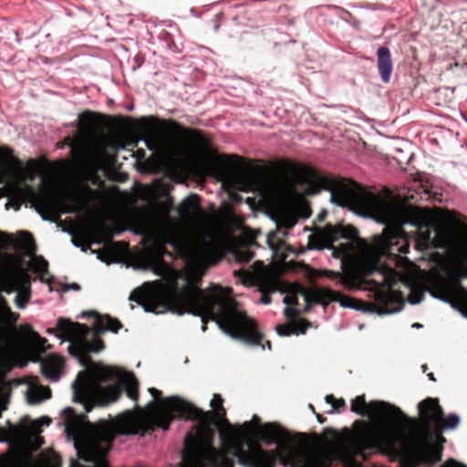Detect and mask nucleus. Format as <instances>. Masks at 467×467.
I'll return each instance as SVG.
<instances>
[{
  "instance_id": "nucleus-1",
  "label": "nucleus",
  "mask_w": 467,
  "mask_h": 467,
  "mask_svg": "<svg viewBox=\"0 0 467 467\" xmlns=\"http://www.w3.org/2000/svg\"><path fill=\"white\" fill-rule=\"evenodd\" d=\"M340 239H346L348 242L341 244L335 252L338 255L348 256L356 244L363 257V262L346 266L341 272L323 270L321 276L336 280L337 284L348 291L359 290L363 285H372L368 290L374 293L375 301L373 303L361 301L362 304H357L358 309L366 305L370 310L379 314L400 311L404 301L403 294L393 288L400 279V273L393 265L381 261L377 250L367 251L365 244L374 248V243L359 237L356 227L341 223L336 225L327 223L309 237V245L311 248L317 249L330 248Z\"/></svg>"
},
{
  "instance_id": "nucleus-2",
  "label": "nucleus",
  "mask_w": 467,
  "mask_h": 467,
  "mask_svg": "<svg viewBox=\"0 0 467 467\" xmlns=\"http://www.w3.org/2000/svg\"><path fill=\"white\" fill-rule=\"evenodd\" d=\"M361 207L370 208L369 215L385 224L381 234L374 235V248L365 244L367 251L377 250L381 261L385 258L396 267L407 268L412 263L402 255L410 251V241L403 229L404 224L416 227L415 248L429 249L435 242V229L421 210L406 208L379 195H367L360 202Z\"/></svg>"
},
{
  "instance_id": "nucleus-3",
  "label": "nucleus",
  "mask_w": 467,
  "mask_h": 467,
  "mask_svg": "<svg viewBox=\"0 0 467 467\" xmlns=\"http://www.w3.org/2000/svg\"><path fill=\"white\" fill-rule=\"evenodd\" d=\"M178 211L183 221L192 224L190 227L177 226L168 240L185 263L184 285L180 291L182 306L178 314L199 317L204 331V291L200 288L204 275V217L194 194L183 199Z\"/></svg>"
},
{
  "instance_id": "nucleus-4",
  "label": "nucleus",
  "mask_w": 467,
  "mask_h": 467,
  "mask_svg": "<svg viewBox=\"0 0 467 467\" xmlns=\"http://www.w3.org/2000/svg\"><path fill=\"white\" fill-rule=\"evenodd\" d=\"M351 411L380 421L370 425L365 420H356V431L352 436L347 430L346 441L358 454H363L368 450L395 453L410 446V431L413 420L399 407L382 400L367 403L365 395H360L352 400Z\"/></svg>"
},
{
  "instance_id": "nucleus-5",
  "label": "nucleus",
  "mask_w": 467,
  "mask_h": 467,
  "mask_svg": "<svg viewBox=\"0 0 467 467\" xmlns=\"http://www.w3.org/2000/svg\"><path fill=\"white\" fill-rule=\"evenodd\" d=\"M212 320L226 335L249 346L271 349L256 321L250 317L241 303L232 296L231 288L211 284L206 287V325Z\"/></svg>"
},
{
  "instance_id": "nucleus-6",
  "label": "nucleus",
  "mask_w": 467,
  "mask_h": 467,
  "mask_svg": "<svg viewBox=\"0 0 467 467\" xmlns=\"http://www.w3.org/2000/svg\"><path fill=\"white\" fill-rule=\"evenodd\" d=\"M79 317H95L91 329L83 324L71 322L65 318H59L56 329L59 331L57 336L62 341L69 342L68 353L78 359L79 364L88 368L91 359L89 353H98L103 349V342L98 337L106 331L117 333L122 327L121 323L109 315H100L95 310L83 311Z\"/></svg>"
},
{
  "instance_id": "nucleus-7",
  "label": "nucleus",
  "mask_w": 467,
  "mask_h": 467,
  "mask_svg": "<svg viewBox=\"0 0 467 467\" xmlns=\"http://www.w3.org/2000/svg\"><path fill=\"white\" fill-rule=\"evenodd\" d=\"M233 160L237 162L244 161L238 155L220 153L213 146L212 137L206 132V177L214 174L222 181V188L227 193L229 201L239 204L243 202V197L237 192L255 191L260 184V174L253 167L232 173L231 168L236 164Z\"/></svg>"
},
{
  "instance_id": "nucleus-8",
  "label": "nucleus",
  "mask_w": 467,
  "mask_h": 467,
  "mask_svg": "<svg viewBox=\"0 0 467 467\" xmlns=\"http://www.w3.org/2000/svg\"><path fill=\"white\" fill-rule=\"evenodd\" d=\"M306 194L315 195L323 189L328 190L331 192V201L337 205L348 208L359 214H369L370 208L361 207L360 202L363 197L375 194L363 189L357 182L350 179L337 181L323 177L313 169L306 171Z\"/></svg>"
},
{
  "instance_id": "nucleus-9",
  "label": "nucleus",
  "mask_w": 467,
  "mask_h": 467,
  "mask_svg": "<svg viewBox=\"0 0 467 467\" xmlns=\"http://www.w3.org/2000/svg\"><path fill=\"white\" fill-rule=\"evenodd\" d=\"M298 296H302L306 303L303 309L304 313L308 312L314 304H319L326 307L331 302H337L341 306L350 308H358L357 304H362L361 300L345 296L343 293L329 287L321 286L307 289L298 284L291 285L283 301L287 306H296L298 305Z\"/></svg>"
},
{
  "instance_id": "nucleus-10",
  "label": "nucleus",
  "mask_w": 467,
  "mask_h": 467,
  "mask_svg": "<svg viewBox=\"0 0 467 467\" xmlns=\"http://www.w3.org/2000/svg\"><path fill=\"white\" fill-rule=\"evenodd\" d=\"M210 407L211 410H206V467L212 462L211 450L216 433L219 434L223 444L232 441L235 436L234 428L226 417L223 399L220 394H213Z\"/></svg>"
},
{
  "instance_id": "nucleus-11",
  "label": "nucleus",
  "mask_w": 467,
  "mask_h": 467,
  "mask_svg": "<svg viewBox=\"0 0 467 467\" xmlns=\"http://www.w3.org/2000/svg\"><path fill=\"white\" fill-rule=\"evenodd\" d=\"M420 426L422 430L431 431V427L438 428V433L456 429L460 424V417L451 413L444 416L442 408L437 398H426L418 405Z\"/></svg>"
},
{
  "instance_id": "nucleus-12",
  "label": "nucleus",
  "mask_w": 467,
  "mask_h": 467,
  "mask_svg": "<svg viewBox=\"0 0 467 467\" xmlns=\"http://www.w3.org/2000/svg\"><path fill=\"white\" fill-rule=\"evenodd\" d=\"M66 199L72 202V204H66L52 194H45L39 197L36 210L44 221L56 222L53 213L61 210L62 213H75L82 202V198L78 192H69L67 194Z\"/></svg>"
},
{
  "instance_id": "nucleus-13",
  "label": "nucleus",
  "mask_w": 467,
  "mask_h": 467,
  "mask_svg": "<svg viewBox=\"0 0 467 467\" xmlns=\"http://www.w3.org/2000/svg\"><path fill=\"white\" fill-rule=\"evenodd\" d=\"M433 295L449 303L451 307L467 317V293L458 280L453 282L439 281L435 285Z\"/></svg>"
},
{
  "instance_id": "nucleus-14",
  "label": "nucleus",
  "mask_w": 467,
  "mask_h": 467,
  "mask_svg": "<svg viewBox=\"0 0 467 467\" xmlns=\"http://www.w3.org/2000/svg\"><path fill=\"white\" fill-rule=\"evenodd\" d=\"M422 431L426 434L427 441L417 446L416 453L422 463L431 466L441 461L442 444L446 439L442 433L438 434L437 427H431V431Z\"/></svg>"
},
{
  "instance_id": "nucleus-15",
  "label": "nucleus",
  "mask_w": 467,
  "mask_h": 467,
  "mask_svg": "<svg viewBox=\"0 0 467 467\" xmlns=\"http://www.w3.org/2000/svg\"><path fill=\"white\" fill-rule=\"evenodd\" d=\"M129 300L136 302L145 312L161 314L167 311L168 305L163 302L159 293L152 287L149 282L143 284L141 287L134 289Z\"/></svg>"
},
{
  "instance_id": "nucleus-16",
  "label": "nucleus",
  "mask_w": 467,
  "mask_h": 467,
  "mask_svg": "<svg viewBox=\"0 0 467 467\" xmlns=\"http://www.w3.org/2000/svg\"><path fill=\"white\" fill-rule=\"evenodd\" d=\"M7 293L16 291V296L15 304L17 308L24 309L26 307L31 299V277L24 272L19 271L11 275L8 282Z\"/></svg>"
},
{
  "instance_id": "nucleus-17",
  "label": "nucleus",
  "mask_w": 467,
  "mask_h": 467,
  "mask_svg": "<svg viewBox=\"0 0 467 467\" xmlns=\"http://www.w3.org/2000/svg\"><path fill=\"white\" fill-rule=\"evenodd\" d=\"M228 245L224 240H213L211 217L206 209V271L218 264L225 255Z\"/></svg>"
},
{
  "instance_id": "nucleus-18",
  "label": "nucleus",
  "mask_w": 467,
  "mask_h": 467,
  "mask_svg": "<svg viewBox=\"0 0 467 467\" xmlns=\"http://www.w3.org/2000/svg\"><path fill=\"white\" fill-rule=\"evenodd\" d=\"M21 238L18 240V247L24 250L25 254L31 257L29 261V268L41 276L47 273V262L41 256L35 255L36 244L33 236L27 232H21Z\"/></svg>"
},
{
  "instance_id": "nucleus-19",
  "label": "nucleus",
  "mask_w": 467,
  "mask_h": 467,
  "mask_svg": "<svg viewBox=\"0 0 467 467\" xmlns=\"http://www.w3.org/2000/svg\"><path fill=\"white\" fill-rule=\"evenodd\" d=\"M64 359L57 355H50L40 360L42 375L52 382L60 379Z\"/></svg>"
},
{
  "instance_id": "nucleus-20",
  "label": "nucleus",
  "mask_w": 467,
  "mask_h": 467,
  "mask_svg": "<svg viewBox=\"0 0 467 467\" xmlns=\"http://www.w3.org/2000/svg\"><path fill=\"white\" fill-rule=\"evenodd\" d=\"M377 67L381 80L389 83L393 70V62L389 47L381 46L377 50Z\"/></svg>"
},
{
  "instance_id": "nucleus-21",
  "label": "nucleus",
  "mask_w": 467,
  "mask_h": 467,
  "mask_svg": "<svg viewBox=\"0 0 467 467\" xmlns=\"http://www.w3.org/2000/svg\"><path fill=\"white\" fill-rule=\"evenodd\" d=\"M261 439L266 444L278 443L289 438V433L278 423L269 422L261 427Z\"/></svg>"
},
{
  "instance_id": "nucleus-22",
  "label": "nucleus",
  "mask_w": 467,
  "mask_h": 467,
  "mask_svg": "<svg viewBox=\"0 0 467 467\" xmlns=\"http://www.w3.org/2000/svg\"><path fill=\"white\" fill-rule=\"evenodd\" d=\"M264 451L261 448L256 451H246L242 447H235L232 451V456L236 458L239 463L248 467H257L261 461Z\"/></svg>"
},
{
  "instance_id": "nucleus-23",
  "label": "nucleus",
  "mask_w": 467,
  "mask_h": 467,
  "mask_svg": "<svg viewBox=\"0 0 467 467\" xmlns=\"http://www.w3.org/2000/svg\"><path fill=\"white\" fill-rule=\"evenodd\" d=\"M8 176L13 177L18 183H22L26 179V173L16 159L0 160V179Z\"/></svg>"
},
{
  "instance_id": "nucleus-24",
  "label": "nucleus",
  "mask_w": 467,
  "mask_h": 467,
  "mask_svg": "<svg viewBox=\"0 0 467 467\" xmlns=\"http://www.w3.org/2000/svg\"><path fill=\"white\" fill-rule=\"evenodd\" d=\"M310 324L306 319L300 318L292 324H280L275 327L276 333L281 337H289L294 333L305 334Z\"/></svg>"
},
{
  "instance_id": "nucleus-25",
  "label": "nucleus",
  "mask_w": 467,
  "mask_h": 467,
  "mask_svg": "<svg viewBox=\"0 0 467 467\" xmlns=\"http://www.w3.org/2000/svg\"><path fill=\"white\" fill-rule=\"evenodd\" d=\"M226 206L228 211L224 214L219 215L221 224L227 231H233L234 228H240L243 221L233 213L230 205L227 204Z\"/></svg>"
},
{
  "instance_id": "nucleus-26",
  "label": "nucleus",
  "mask_w": 467,
  "mask_h": 467,
  "mask_svg": "<svg viewBox=\"0 0 467 467\" xmlns=\"http://www.w3.org/2000/svg\"><path fill=\"white\" fill-rule=\"evenodd\" d=\"M232 254L234 260L239 264L248 263L254 257V252L246 244L233 248Z\"/></svg>"
},
{
  "instance_id": "nucleus-27",
  "label": "nucleus",
  "mask_w": 467,
  "mask_h": 467,
  "mask_svg": "<svg viewBox=\"0 0 467 467\" xmlns=\"http://www.w3.org/2000/svg\"><path fill=\"white\" fill-rule=\"evenodd\" d=\"M167 27V29H161L158 33L157 37L160 40L164 41L168 47H171L175 44V38L180 35V33L177 26L172 24H169Z\"/></svg>"
},
{
  "instance_id": "nucleus-28",
  "label": "nucleus",
  "mask_w": 467,
  "mask_h": 467,
  "mask_svg": "<svg viewBox=\"0 0 467 467\" xmlns=\"http://www.w3.org/2000/svg\"><path fill=\"white\" fill-rule=\"evenodd\" d=\"M259 290L262 293L261 302L268 305L272 301L270 294L277 290V283L275 281H265L260 284Z\"/></svg>"
},
{
  "instance_id": "nucleus-29",
  "label": "nucleus",
  "mask_w": 467,
  "mask_h": 467,
  "mask_svg": "<svg viewBox=\"0 0 467 467\" xmlns=\"http://www.w3.org/2000/svg\"><path fill=\"white\" fill-rule=\"evenodd\" d=\"M0 319L8 323H13L16 320V316L11 311L3 296H0Z\"/></svg>"
},
{
  "instance_id": "nucleus-30",
  "label": "nucleus",
  "mask_w": 467,
  "mask_h": 467,
  "mask_svg": "<svg viewBox=\"0 0 467 467\" xmlns=\"http://www.w3.org/2000/svg\"><path fill=\"white\" fill-rule=\"evenodd\" d=\"M51 397V391L48 388H45L41 390H35L28 395V402L30 404H36L42 400H47Z\"/></svg>"
},
{
  "instance_id": "nucleus-31",
  "label": "nucleus",
  "mask_w": 467,
  "mask_h": 467,
  "mask_svg": "<svg viewBox=\"0 0 467 467\" xmlns=\"http://www.w3.org/2000/svg\"><path fill=\"white\" fill-rule=\"evenodd\" d=\"M215 464L218 467H234V462L225 451H219L215 456Z\"/></svg>"
},
{
  "instance_id": "nucleus-32",
  "label": "nucleus",
  "mask_w": 467,
  "mask_h": 467,
  "mask_svg": "<svg viewBox=\"0 0 467 467\" xmlns=\"http://www.w3.org/2000/svg\"><path fill=\"white\" fill-rule=\"evenodd\" d=\"M78 120H79V123H80V128L83 129V130H90L93 128L94 124H95V118H94V115L89 112V111H86L84 113H81L79 116H78Z\"/></svg>"
},
{
  "instance_id": "nucleus-33",
  "label": "nucleus",
  "mask_w": 467,
  "mask_h": 467,
  "mask_svg": "<svg viewBox=\"0 0 467 467\" xmlns=\"http://www.w3.org/2000/svg\"><path fill=\"white\" fill-rule=\"evenodd\" d=\"M424 297V290L420 287H411L410 294L409 296V302L410 304H419Z\"/></svg>"
},
{
  "instance_id": "nucleus-34",
  "label": "nucleus",
  "mask_w": 467,
  "mask_h": 467,
  "mask_svg": "<svg viewBox=\"0 0 467 467\" xmlns=\"http://www.w3.org/2000/svg\"><path fill=\"white\" fill-rule=\"evenodd\" d=\"M327 403L330 404L333 410L339 411L346 407V401L343 399H336L334 395L328 394L325 397Z\"/></svg>"
},
{
  "instance_id": "nucleus-35",
  "label": "nucleus",
  "mask_w": 467,
  "mask_h": 467,
  "mask_svg": "<svg viewBox=\"0 0 467 467\" xmlns=\"http://www.w3.org/2000/svg\"><path fill=\"white\" fill-rule=\"evenodd\" d=\"M284 315L289 318V319H293L295 318L296 316L299 315V311L296 310L295 308L293 307H290V306H285V309H284Z\"/></svg>"
},
{
  "instance_id": "nucleus-36",
  "label": "nucleus",
  "mask_w": 467,
  "mask_h": 467,
  "mask_svg": "<svg viewBox=\"0 0 467 467\" xmlns=\"http://www.w3.org/2000/svg\"><path fill=\"white\" fill-rule=\"evenodd\" d=\"M234 275L240 276L243 281L248 280L252 276L251 272L245 269L234 271Z\"/></svg>"
},
{
  "instance_id": "nucleus-37",
  "label": "nucleus",
  "mask_w": 467,
  "mask_h": 467,
  "mask_svg": "<svg viewBox=\"0 0 467 467\" xmlns=\"http://www.w3.org/2000/svg\"><path fill=\"white\" fill-rule=\"evenodd\" d=\"M144 143H145V146L150 150H152V151H155L157 150L158 149V143L152 140V139H145L144 140Z\"/></svg>"
},
{
  "instance_id": "nucleus-38",
  "label": "nucleus",
  "mask_w": 467,
  "mask_h": 467,
  "mask_svg": "<svg viewBox=\"0 0 467 467\" xmlns=\"http://www.w3.org/2000/svg\"><path fill=\"white\" fill-rule=\"evenodd\" d=\"M61 290L63 292H67L68 290H75V291H78L80 290V285L77 283H72V284H64L61 287Z\"/></svg>"
},
{
  "instance_id": "nucleus-39",
  "label": "nucleus",
  "mask_w": 467,
  "mask_h": 467,
  "mask_svg": "<svg viewBox=\"0 0 467 467\" xmlns=\"http://www.w3.org/2000/svg\"><path fill=\"white\" fill-rule=\"evenodd\" d=\"M282 226H284L285 229L289 230L294 227L296 224V221L293 218H286L282 223Z\"/></svg>"
},
{
  "instance_id": "nucleus-40",
  "label": "nucleus",
  "mask_w": 467,
  "mask_h": 467,
  "mask_svg": "<svg viewBox=\"0 0 467 467\" xmlns=\"http://www.w3.org/2000/svg\"><path fill=\"white\" fill-rule=\"evenodd\" d=\"M7 441H8L7 431L4 428L0 427V442L4 443V442H7Z\"/></svg>"
},
{
  "instance_id": "nucleus-41",
  "label": "nucleus",
  "mask_w": 467,
  "mask_h": 467,
  "mask_svg": "<svg viewBox=\"0 0 467 467\" xmlns=\"http://www.w3.org/2000/svg\"><path fill=\"white\" fill-rule=\"evenodd\" d=\"M19 190L25 192V193H26L28 195H33L35 193L33 188L26 183L24 184L23 187L20 188Z\"/></svg>"
},
{
  "instance_id": "nucleus-42",
  "label": "nucleus",
  "mask_w": 467,
  "mask_h": 467,
  "mask_svg": "<svg viewBox=\"0 0 467 467\" xmlns=\"http://www.w3.org/2000/svg\"><path fill=\"white\" fill-rule=\"evenodd\" d=\"M34 337L36 339V344L39 346V347H44L45 343L47 342V339H45L44 337H41L38 334L35 333L34 334Z\"/></svg>"
},
{
  "instance_id": "nucleus-43",
  "label": "nucleus",
  "mask_w": 467,
  "mask_h": 467,
  "mask_svg": "<svg viewBox=\"0 0 467 467\" xmlns=\"http://www.w3.org/2000/svg\"><path fill=\"white\" fill-rule=\"evenodd\" d=\"M276 238V234L274 232H271L267 234V242L270 246H274L275 239Z\"/></svg>"
},
{
  "instance_id": "nucleus-44",
  "label": "nucleus",
  "mask_w": 467,
  "mask_h": 467,
  "mask_svg": "<svg viewBox=\"0 0 467 467\" xmlns=\"http://www.w3.org/2000/svg\"><path fill=\"white\" fill-rule=\"evenodd\" d=\"M6 383L3 378L0 377V397H3V392L6 389Z\"/></svg>"
},
{
  "instance_id": "nucleus-45",
  "label": "nucleus",
  "mask_w": 467,
  "mask_h": 467,
  "mask_svg": "<svg viewBox=\"0 0 467 467\" xmlns=\"http://www.w3.org/2000/svg\"><path fill=\"white\" fill-rule=\"evenodd\" d=\"M327 215V211H326V210H323V211H321V212L317 214V220L318 222H323V221L326 219Z\"/></svg>"
},
{
  "instance_id": "nucleus-46",
  "label": "nucleus",
  "mask_w": 467,
  "mask_h": 467,
  "mask_svg": "<svg viewBox=\"0 0 467 467\" xmlns=\"http://www.w3.org/2000/svg\"><path fill=\"white\" fill-rule=\"evenodd\" d=\"M326 433L329 434L333 438H336V437L338 436V433L335 430H333L331 428H327L326 430Z\"/></svg>"
},
{
  "instance_id": "nucleus-47",
  "label": "nucleus",
  "mask_w": 467,
  "mask_h": 467,
  "mask_svg": "<svg viewBox=\"0 0 467 467\" xmlns=\"http://www.w3.org/2000/svg\"><path fill=\"white\" fill-rule=\"evenodd\" d=\"M316 417H317V420H318V422L320 423H324L326 420H327V418H325L324 416H322L321 414L319 413H316Z\"/></svg>"
},
{
  "instance_id": "nucleus-48",
  "label": "nucleus",
  "mask_w": 467,
  "mask_h": 467,
  "mask_svg": "<svg viewBox=\"0 0 467 467\" xmlns=\"http://www.w3.org/2000/svg\"><path fill=\"white\" fill-rule=\"evenodd\" d=\"M254 268H258V269H262V268H264V263L262 261H256L254 264Z\"/></svg>"
},
{
  "instance_id": "nucleus-49",
  "label": "nucleus",
  "mask_w": 467,
  "mask_h": 467,
  "mask_svg": "<svg viewBox=\"0 0 467 467\" xmlns=\"http://www.w3.org/2000/svg\"><path fill=\"white\" fill-rule=\"evenodd\" d=\"M4 352H5V348L3 345V338H2V336H0V356L3 355Z\"/></svg>"
},
{
  "instance_id": "nucleus-50",
  "label": "nucleus",
  "mask_w": 467,
  "mask_h": 467,
  "mask_svg": "<svg viewBox=\"0 0 467 467\" xmlns=\"http://www.w3.org/2000/svg\"><path fill=\"white\" fill-rule=\"evenodd\" d=\"M41 420H42L43 424H45V425H49L51 422V420L48 417H43L41 419Z\"/></svg>"
},
{
  "instance_id": "nucleus-51",
  "label": "nucleus",
  "mask_w": 467,
  "mask_h": 467,
  "mask_svg": "<svg viewBox=\"0 0 467 467\" xmlns=\"http://www.w3.org/2000/svg\"><path fill=\"white\" fill-rule=\"evenodd\" d=\"M178 133L181 135V136H183V137H186L188 134H187V130H184V129H181L179 128L178 130Z\"/></svg>"
},
{
  "instance_id": "nucleus-52",
  "label": "nucleus",
  "mask_w": 467,
  "mask_h": 467,
  "mask_svg": "<svg viewBox=\"0 0 467 467\" xmlns=\"http://www.w3.org/2000/svg\"><path fill=\"white\" fill-rule=\"evenodd\" d=\"M253 421H254L255 424L259 425V424H260V422H261V420H260V418H259L257 415H254V416H253Z\"/></svg>"
},
{
  "instance_id": "nucleus-53",
  "label": "nucleus",
  "mask_w": 467,
  "mask_h": 467,
  "mask_svg": "<svg viewBox=\"0 0 467 467\" xmlns=\"http://www.w3.org/2000/svg\"><path fill=\"white\" fill-rule=\"evenodd\" d=\"M428 378H429V379H430V380H431V381H436V379H435V377H434V374H433V373H429V374H428Z\"/></svg>"
},
{
  "instance_id": "nucleus-54",
  "label": "nucleus",
  "mask_w": 467,
  "mask_h": 467,
  "mask_svg": "<svg viewBox=\"0 0 467 467\" xmlns=\"http://www.w3.org/2000/svg\"><path fill=\"white\" fill-rule=\"evenodd\" d=\"M310 410H312L315 414L317 413L315 408L312 404H309Z\"/></svg>"
},
{
  "instance_id": "nucleus-55",
  "label": "nucleus",
  "mask_w": 467,
  "mask_h": 467,
  "mask_svg": "<svg viewBox=\"0 0 467 467\" xmlns=\"http://www.w3.org/2000/svg\"><path fill=\"white\" fill-rule=\"evenodd\" d=\"M427 368H428L427 365H423V366H422V370H423V372H426Z\"/></svg>"
},
{
  "instance_id": "nucleus-56",
  "label": "nucleus",
  "mask_w": 467,
  "mask_h": 467,
  "mask_svg": "<svg viewBox=\"0 0 467 467\" xmlns=\"http://www.w3.org/2000/svg\"><path fill=\"white\" fill-rule=\"evenodd\" d=\"M72 243L75 246H79V244L74 239H72Z\"/></svg>"
},
{
  "instance_id": "nucleus-57",
  "label": "nucleus",
  "mask_w": 467,
  "mask_h": 467,
  "mask_svg": "<svg viewBox=\"0 0 467 467\" xmlns=\"http://www.w3.org/2000/svg\"><path fill=\"white\" fill-rule=\"evenodd\" d=\"M200 170H201L200 171H201V177H202L203 176V171H202V166L200 167Z\"/></svg>"
},
{
  "instance_id": "nucleus-58",
  "label": "nucleus",
  "mask_w": 467,
  "mask_h": 467,
  "mask_svg": "<svg viewBox=\"0 0 467 467\" xmlns=\"http://www.w3.org/2000/svg\"><path fill=\"white\" fill-rule=\"evenodd\" d=\"M244 426L249 427V426H250V422L246 421V422L244 423Z\"/></svg>"
},
{
  "instance_id": "nucleus-59",
  "label": "nucleus",
  "mask_w": 467,
  "mask_h": 467,
  "mask_svg": "<svg viewBox=\"0 0 467 467\" xmlns=\"http://www.w3.org/2000/svg\"><path fill=\"white\" fill-rule=\"evenodd\" d=\"M100 153H101V154H104V153H105V149H102V150H100Z\"/></svg>"
},
{
  "instance_id": "nucleus-60",
  "label": "nucleus",
  "mask_w": 467,
  "mask_h": 467,
  "mask_svg": "<svg viewBox=\"0 0 467 467\" xmlns=\"http://www.w3.org/2000/svg\"><path fill=\"white\" fill-rule=\"evenodd\" d=\"M154 272L157 274V275H161L160 272H158L156 269L154 270Z\"/></svg>"
},
{
  "instance_id": "nucleus-61",
  "label": "nucleus",
  "mask_w": 467,
  "mask_h": 467,
  "mask_svg": "<svg viewBox=\"0 0 467 467\" xmlns=\"http://www.w3.org/2000/svg\"><path fill=\"white\" fill-rule=\"evenodd\" d=\"M174 289H175V290H178V289H179V288H178V286H177L176 285H174Z\"/></svg>"
}]
</instances>
